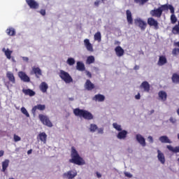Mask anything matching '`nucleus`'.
I'll list each match as a JSON object with an SVG mask.
<instances>
[{"label":"nucleus","mask_w":179,"mask_h":179,"mask_svg":"<svg viewBox=\"0 0 179 179\" xmlns=\"http://www.w3.org/2000/svg\"><path fill=\"white\" fill-rule=\"evenodd\" d=\"M166 148L169 150L170 152H172L173 153H179V146L173 148L171 145H166Z\"/></svg>","instance_id":"7c9ffc66"},{"label":"nucleus","mask_w":179,"mask_h":179,"mask_svg":"<svg viewBox=\"0 0 179 179\" xmlns=\"http://www.w3.org/2000/svg\"><path fill=\"white\" fill-rule=\"evenodd\" d=\"M94 38L95 41L100 43L101 41V33H100V31L96 32L94 35Z\"/></svg>","instance_id":"c9c22d12"},{"label":"nucleus","mask_w":179,"mask_h":179,"mask_svg":"<svg viewBox=\"0 0 179 179\" xmlns=\"http://www.w3.org/2000/svg\"><path fill=\"white\" fill-rule=\"evenodd\" d=\"M166 8V6L162 5L158 8H155L154 10H151L150 11V15L152 16V17H162V15H163V11L164 10V8Z\"/></svg>","instance_id":"20e7f679"},{"label":"nucleus","mask_w":179,"mask_h":179,"mask_svg":"<svg viewBox=\"0 0 179 179\" xmlns=\"http://www.w3.org/2000/svg\"><path fill=\"white\" fill-rule=\"evenodd\" d=\"M127 135L128 131H127L126 130H122L117 134V139H125Z\"/></svg>","instance_id":"412c9836"},{"label":"nucleus","mask_w":179,"mask_h":179,"mask_svg":"<svg viewBox=\"0 0 179 179\" xmlns=\"http://www.w3.org/2000/svg\"><path fill=\"white\" fill-rule=\"evenodd\" d=\"M95 6H99L100 5V0H97L94 2Z\"/></svg>","instance_id":"864d4df0"},{"label":"nucleus","mask_w":179,"mask_h":179,"mask_svg":"<svg viewBox=\"0 0 179 179\" xmlns=\"http://www.w3.org/2000/svg\"><path fill=\"white\" fill-rule=\"evenodd\" d=\"M6 78L8 79L9 82L15 85L16 83V78H15V75H13V73L10 71H8L6 73Z\"/></svg>","instance_id":"dca6fc26"},{"label":"nucleus","mask_w":179,"mask_h":179,"mask_svg":"<svg viewBox=\"0 0 179 179\" xmlns=\"http://www.w3.org/2000/svg\"><path fill=\"white\" fill-rule=\"evenodd\" d=\"M21 113H22V114L26 115V117H30L29 112H27V110L24 107L21 108Z\"/></svg>","instance_id":"37998d69"},{"label":"nucleus","mask_w":179,"mask_h":179,"mask_svg":"<svg viewBox=\"0 0 179 179\" xmlns=\"http://www.w3.org/2000/svg\"><path fill=\"white\" fill-rule=\"evenodd\" d=\"M67 64L68 65H69L70 66H72V65H75V59L72 58V57H69L67 59Z\"/></svg>","instance_id":"58836bf2"},{"label":"nucleus","mask_w":179,"mask_h":179,"mask_svg":"<svg viewBox=\"0 0 179 179\" xmlns=\"http://www.w3.org/2000/svg\"><path fill=\"white\" fill-rule=\"evenodd\" d=\"M71 159H70L69 161V163L77 164V166H83L84 164H86L85 159H83V158L79 155V153L75 147H71Z\"/></svg>","instance_id":"f257e3e1"},{"label":"nucleus","mask_w":179,"mask_h":179,"mask_svg":"<svg viewBox=\"0 0 179 179\" xmlns=\"http://www.w3.org/2000/svg\"><path fill=\"white\" fill-rule=\"evenodd\" d=\"M39 88L42 93H47V90H48V85H47V83L43 82L41 83Z\"/></svg>","instance_id":"393cba45"},{"label":"nucleus","mask_w":179,"mask_h":179,"mask_svg":"<svg viewBox=\"0 0 179 179\" xmlns=\"http://www.w3.org/2000/svg\"><path fill=\"white\" fill-rule=\"evenodd\" d=\"M59 76L62 80H64V82H65V83H72V82H73V79L72 78V76H71L69 73L64 70H60Z\"/></svg>","instance_id":"7ed1b4c3"},{"label":"nucleus","mask_w":179,"mask_h":179,"mask_svg":"<svg viewBox=\"0 0 179 179\" xmlns=\"http://www.w3.org/2000/svg\"><path fill=\"white\" fill-rule=\"evenodd\" d=\"M171 80H172L173 83H179V75L174 73L172 75Z\"/></svg>","instance_id":"f704fd0d"},{"label":"nucleus","mask_w":179,"mask_h":179,"mask_svg":"<svg viewBox=\"0 0 179 179\" xmlns=\"http://www.w3.org/2000/svg\"><path fill=\"white\" fill-rule=\"evenodd\" d=\"M9 167V159H5L2 162V170L3 173H5L6 171V169Z\"/></svg>","instance_id":"c85d7f7f"},{"label":"nucleus","mask_w":179,"mask_h":179,"mask_svg":"<svg viewBox=\"0 0 179 179\" xmlns=\"http://www.w3.org/2000/svg\"><path fill=\"white\" fill-rule=\"evenodd\" d=\"M115 52L117 57H122V55H124V54L125 53V52L124 51V49H122L121 46H117L115 48Z\"/></svg>","instance_id":"aec40b11"},{"label":"nucleus","mask_w":179,"mask_h":179,"mask_svg":"<svg viewBox=\"0 0 179 179\" xmlns=\"http://www.w3.org/2000/svg\"><path fill=\"white\" fill-rule=\"evenodd\" d=\"M39 13H40V14H41L42 16H45V13H46L45 9H41V10H39Z\"/></svg>","instance_id":"de8ad7c7"},{"label":"nucleus","mask_w":179,"mask_h":179,"mask_svg":"<svg viewBox=\"0 0 179 179\" xmlns=\"http://www.w3.org/2000/svg\"><path fill=\"white\" fill-rule=\"evenodd\" d=\"M6 32V34H8V36H16V31L14 29V28L10 27L7 29Z\"/></svg>","instance_id":"2f4dec72"},{"label":"nucleus","mask_w":179,"mask_h":179,"mask_svg":"<svg viewBox=\"0 0 179 179\" xmlns=\"http://www.w3.org/2000/svg\"><path fill=\"white\" fill-rule=\"evenodd\" d=\"M13 139H14V142H19L20 141H21L22 138H20V136L16 134H14Z\"/></svg>","instance_id":"49530a36"},{"label":"nucleus","mask_w":179,"mask_h":179,"mask_svg":"<svg viewBox=\"0 0 179 179\" xmlns=\"http://www.w3.org/2000/svg\"><path fill=\"white\" fill-rule=\"evenodd\" d=\"M177 114H178V115H179V108L177 110Z\"/></svg>","instance_id":"69168bd1"},{"label":"nucleus","mask_w":179,"mask_h":179,"mask_svg":"<svg viewBox=\"0 0 179 179\" xmlns=\"http://www.w3.org/2000/svg\"><path fill=\"white\" fill-rule=\"evenodd\" d=\"M149 0H134L135 3H139L140 5H145Z\"/></svg>","instance_id":"c03bdc74"},{"label":"nucleus","mask_w":179,"mask_h":179,"mask_svg":"<svg viewBox=\"0 0 179 179\" xmlns=\"http://www.w3.org/2000/svg\"><path fill=\"white\" fill-rule=\"evenodd\" d=\"M87 76H88V78H92V73H90V71H87Z\"/></svg>","instance_id":"6e6d98bb"},{"label":"nucleus","mask_w":179,"mask_h":179,"mask_svg":"<svg viewBox=\"0 0 179 179\" xmlns=\"http://www.w3.org/2000/svg\"><path fill=\"white\" fill-rule=\"evenodd\" d=\"M73 114L76 115V117H80V118H84V120H93L94 116L92 113L83 110V109H80L79 108H75L73 110Z\"/></svg>","instance_id":"f03ea898"},{"label":"nucleus","mask_w":179,"mask_h":179,"mask_svg":"<svg viewBox=\"0 0 179 179\" xmlns=\"http://www.w3.org/2000/svg\"><path fill=\"white\" fill-rule=\"evenodd\" d=\"M169 121L170 122H172V124H176V122H177V120L173 117H170Z\"/></svg>","instance_id":"09e8293b"},{"label":"nucleus","mask_w":179,"mask_h":179,"mask_svg":"<svg viewBox=\"0 0 179 179\" xmlns=\"http://www.w3.org/2000/svg\"><path fill=\"white\" fill-rule=\"evenodd\" d=\"M140 89H143L144 92L149 93L150 92V85L148 81H143L140 85Z\"/></svg>","instance_id":"ddd939ff"},{"label":"nucleus","mask_w":179,"mask_h":179,"mask_svg":"<svg viewBox=\"0 0 179 179\" xmlns=\"http://www.w3.org/2000/svg\"><path fill=\"white\" fill-rule=\"evenodd\" d=\"M32 71L38 79L40 78V76H41V75H43L41 73V69H40L38 67H34Z\"/></svg>","instance_id":"a878e982"},{"label":"nucleus","mask_w":179,"mask_h":179,"mask_svg":"<svg viewBox=\"0 0 179 179\" xmlns=\"http://www.w3.org/2000/svg\"><path fill=\"white\" fill-rule=\"evenodd\" d=\"M38 118L42 124H43V125H46V127H48L49 128L52 127V122H51V120H50L48 116L44 115L43 114H39Z\"/></svg>","instance_id":"39448f33"},{"label":"nucleus","mask_w":179,"mask_h":179,"mask_svg":"<svg viewBox=\"0 0 179 179\" xmlns=\"http://www.w3.org/2000/svg\"><path fill=\"white\" fill-rule=\"evenodd\" d=\"M178 22H179V20H178Z\"/></svg>","instance_id":"774afa93"},{"label":"nucleus","mask_w":179,"mask_h":179,"mask_svg":"<svg viewBox=\"0 0 179 179\" xmlns=\"http://www.w3.org/2000/svg\"><path fill=\"white\" fill-rule=\"evenodd\" d=\"M163 6H166L164 10H170L172 15H174V7L172 5L164 4Z\"/></svg>","instance_id":"72a5a7b5"},{"label":"nucleus","mask_w":179,"mask_h":179,"mask_svg":"<svg viewBox=\"0 0 179 179\" xmlns=\"http://www.w3.org/2000/svg\"><path fill=\"white\" fill-rule=\"evenodd\" d=\"M23 61H25L26 62H29V57H22Z\"/></svg>","instance_id":"5fc2aeb1"},{"label":"nucleus","mask_w":179,"mask_h":179,"mask_svg":"<svg viewBox=\"0 0 179 179\" xmlns=\"http://www.w3.org/2000/svg\"><path fill=\"white\" fill-rule=\"evenodd\" d=\"M78 176L76 171H69L63 174L64 178L73 179Z\"/></svg>","instance_id":"0eeeda50"},{"label":"nucleus","mask_w":179,"mask_h":179,"mask_svg":"<svg viewBox=\"0 0 179 179\" xmlns=\"http://www.w3.org/2000/svg\"><path fill=\"white\" fill-rule=\"evenodd\" d=\"M172 55L175 57L179 55V48H175L172 50Z\"/></svg>","instance_id":"a18cd8bd"},{"label":"nucleus","mask_w":179,"mask_h":179,"mask_svg":"<svg viewBox=\"0 0 179 179\" xmlns=\"http://www.w3.org/2000/svg\"><path fill=\"white\" fill-rule=\"evenodd\" d=\"M97 129H98L97 125H96L94 124H90V132H96V131H97Z\"/></svg>","instance_id":"4c0bfd02"},{"label":"nucleus","mask_w":179,"mask_h":179,"mask_svg":"<svg viewBox=\"0 0 179 179\" xmlns=\"http://www.w3.org/2000/svg\"><path fill=\"white\" fill-rule=\"evenodd\" d=\"M148 139L150 143H153V137H152V136H149Z\"/></svg>","instance_id":"8fccbe9b"},{"label":"nucleus","mask_w":179,"mask_h":179,"mask_svg":"<svg viewBox=\"0 0 179 179\" xmlns=\"http://www.w3.org/2000/svg\"><path fill=\"white\" fill-rule=\"evenodd\" d=\"M96 177H97L98 178H101V174L99 173V172H96Z\"/></svg>","instance_id":"bf43d9fd"},{"label":"nucleus","mask_w":179,"mask_h":179,"mask_svg":"<svg viewBox=\"0 0 179 179\" xmlns=\"http://www.w3.org/2000/svg\"><path fill=\"white\" fill-rule=\"evenodd\" d=\"M136 139L137 142H138V143H140V145L143 146V148H145V146H146V140L143 136H142V135L136 134Z\"/></svg>","instance_id":"9b49d317"},{"label":"nucleus","mask_w":179,"mask_h":179,"mask_svg":"<svg viewBox=\"0 0 179 179\" xmlns=\"http://www.w3.org/2000/svg\"><path fill=\"white\" fill-rule=\"evenodd\" d=\"M98 129V134H103L104 129L100 128V129Z\"/></svg>","instance_id":"3c124183"},{"label":"nucleus","mask_w":179,"mask_h":179,"mask_svg":"<svg viewBox=\"0 0 179 179\" xmlns=\"http://www.w3.org/2000/svg\"><path fill=\"white\" fill-rule=\"evenodd\" d=\"M171 22L172 24H176V23H177V17H176V15L172 14L171 15Z\"/></svg>","instance_id":"79ce46f5"},{"label":"nucleus","mask_w":179,"mask_h":179,"mask_svg":"<svg viewBox=\"0 0 179 179\" xmlns=\"http://www.w3.org/2000/svg\"><path fill=\"white\" fill-rule=\"evenodd\" d=\"M84 44L86 47L87 51H90V52H93V45L90 43V41L87 38L84 40Z\"/></svg>","instance_id":"6ab92c4d"},{"label":"nucleus","mask_w":179,"mask_h":179,"mask_svg":"<svg viewBox=\"0 0 179 179\" xmlns=\"http://www.w3.org/2000/svg\"><path fill=\"white\" fill-rule=\"evenodd\" d=\"M5 154V152L3 150H0V157H2L3 155Z\"/></svg>","instance_id":"13d9d810"},{"label":"nucleus","mask_w":179,"mask_h":179,"mask_svg":"<svg viewBox=\"0 0 179 179\" xmlns=\"http://www.w3.org/2000/svg\"><path fill=\"white\" fill-rule=\"evenodd\" d=\"M84 87L86 90L91 92V90H93L96 86L92 83V81H90V80H87L84 85Z\"/></svg>","instance_id":"f8f14e48"},{"label":"nucleus","mask_w":179,"mask_h":179,"mask_svg":"<svg viewBox=\"0 0 179 179\" xmlns=\"http://www.w3.org/2000/svg\"><path fill=\"white\" fill-rule=\"evenodd\" d=\"M134 69L135 71H138V69H139V66L136 65V66H134Z\"/></svg>","instance_id":"680f3d73"},{"label":"nucleus","mask_w":179,"mask_h":179,"mask_svg":"<svg viewBox=\"0 0 179 179\" xmlns=\"http://www.w3.org/2000/svg\"><path fill=\"white\" fill-rule=\"evenodd\" d=\"M117 44H120V43H119V42H117Z\"/></svg>","instance_id":"338daca9"},{"label":"nucleus","mask_w":179,"mask_h":179,"mask_svg":"<svg viewBox=\"0 0 179 179\" xmlns=\"http://www.w3.org/2000/svg\"><path fill=\"white\" fill-rule=\"evenodd\" d=\"M32 152H33V150H29L28 151H27V155H31V153H32Z\"/></svg>","instance_id":"e2e57ef3"},{"label":"nucleus","mask_w":179,"mask_h":179,"mask_svg":"<svg viewBox=\"0 0 179 179\" xmlns=\"http://www.w3.org/2000/svg\"><path fill=\"white\" fill-rule=\"evenodd\" d=\"M134 23L135 24H138V27H140L141 30H145V29H146V27L148 26L146 22L141 20V18L136 19L134 20Z\"/></svg>","instance_id":"6e6552de"},{"label":"nucleus","mask_w":179,"mask_h":179,"mask_svg":"<svg viewBox=\"0 0 179 179\" xmlns=\"http://www.w3.org/2000/svg\"><path fill=\"white\" fill-rule=\"evenodd\" d=\"M113 128H115V129H116V131H119V132L120 131H122V128L121 127V125H120L117 123H113Z\"/></svg>","instance_id":"a19ab883"},{"label":"nucleus","mask_w":179,"mask_h":179,"mask_svg":"<svg viewBox=\"0 0 179 179\" xmlns=\"http://www.w3.org/2000/svg\"><path fill=\"white\" fill-rule=\"evenodd\" d=\"M172 33L173 34H179V21L178 22V24L175 25L172 28Z\"/></svg>","instance_id":"e433bc0d"},{"label":"nucleus","mask_w":179,"mask_h":179,"mask_svg":"<svg viewBox=\"0 0 179 179\" xmlns=\"http://www.w3.org/2000/svg\"><path fill=\"white\" fill-rule=\"evenodd\" d=\"M135 99L136 100H139L141 99V94H138L137 95L135 96Z\"/></svg>","instance_id":"603ef678"},{"label":"nucleus","mask_w":179,"mask_h":179,"mask_svg":"<svg viewBox=\"0 0 179 179\" xmlns=\"http://www.w3.org/2000/svg\"><path fill=\"white\" fill-rule=\"evenodd\" d=\"M22 92L26 96H30L31 97L36 94V92L30 89L23 90Z\"/></svg>","instance_id":"c756f323"},{"label":"nucleus","mask_w":179,"mask_h":179,"mask_svg":"<svg viewBox=\"0 0 179 179\" xmlns=\"http://www.w3.org/2000/svg\"><path fill=\"white\" fill-rule=\"evenodd\" d=\"M25 2L28 6H29L30 9H38L40 8V3L37 2L36 0H25Z\"/></svg>","instance_id":"423d86ee"},{"label":"nucleus","mask_w":179,"mask_h":179,"mask_svg":"<svg viewBox=\"0 0 179 179\" xmlns=\"http://www.w3.org/2000/svg\"><path fill=\"white\" fill-rule=\"evenodd\" d=\"M166 62H167V58H166V56L162 55V56H159L157 65H159V66H163V65H166Z\"/></svg>","instance_id":"4be33fe9"},{"label":"nucleus","mask_w":179,"mask_h":179,"mask_svg":"<svg viewBox=\"0 0 179 179\" xmlns=\"http://www.w3.org/2000/svg\"><path fill=\"white\" fill-rule=\"evenodd\" d=\"M38 110L39 111H44L45 110V105L38 104L32 108L31 113L36 114V112Z\"/></svg>","instance_id":"4468645a"},{"label":"nucleus","mask_w":179,"mask_h":179,"mask_svg":"<svg viewBox=\"0 0 179 179\" xmlns=\"http://www.w3.org/2000/svg\"><path fill=\"white\" fill-rule=\"evenodd\" d=\"M94 62V56H89L87 58V64H93Z\"/></svg>","instance_id":"ea45409f"},{"label":"nucleus","mask_w":179,"mask_h":179,"mask_svg":"<svg viewBox=\"0 0 179 179\" xmlns=\"http://www.w3.org/2000/svg\"><path fill=\"white\" fill-rule=\"evenodd\" d=\"M76 69L78 71L83 72V71H85L86 69V67H85V64H83L81 62H77Z\"/></svg>","instance_id":"bb28decb"},{"label":"nucleus","mask_w":179,"mask_h":179,"mask_svg":"<svg viewBox=\"0 0 179 179\" xmlns=\"http://www.w3.org/2000/svg\"><path fill=\"white\" fill-rule=\"evenodd\" d=\"M148 24H149V26L155 27L156 30L159 29V22L153 17H149L148 19Z\"/></svg>","instance_id":"9d476101"},{"label":"nucleus","mask_w":179,"mask_h":179,"mask_svg":"<svg viewBox=\"0 0 179 179\" xmlns=\"http://www.w3.org/2000/svg\"><path fill=\"white\" fill-rule=\"evenodd\" d=\"M157 159L162 164H164L166 163V157H164V154L160 151V150H157Z\"/></svg>","instance_id":"2eb2a0df"},{"label":"nucleus","mask_w":179,"mask_h":179,"mask_svg":"<svg viewBox=\"0 0 179 179\" xmlns=\"http://www.w3.org/2000/svg\"><path fill=\"white\" fill-rule=\"evenodd\" d=\"M127 20L129 24H134V19L132 18V13L129 10H126Z\"/></svg>","instance_id":"f3484780"},{"label":"nucleus","mask_w":179,"mask_h":179,"mask_svg":"<svg viewBox=\"0 0 179 179\" xmlns=\"http://www.w3.org/2000/svg\"><path fill=\"white\" fill-rule=\"evenodd\" d=\"M125 176H126V177H129V178H131L132 177V175L131 173H126Z\"/></svg>","instance_id":"4d7b16f0"},{"label":"nucleus","mask_w":179,"mask_h":179,"mask_svg":"<svg viewBox=\"0 0 179 179\" xmlns=\"http://www.w3.org/2000/svg\"><path fill=\"white\" fill-rule=\"evenodd\" d=\"M158 96L161 100H162V101H166V100H167V93H166L164 91H159Z\"/></svg>","instance_id":"cd10ccee"},{"label":"nucleus","mask_w":179,"mask_h":179,"mask_svg":"<svg viewBox=\"0 0 179 179\" xmlns=\"http://www.w3.org/2000/svg\"><path fill=\"white\" fill-rule=\"evenodd\" d=\"M18 76L22 80V82L29 83L30 82V77L23 71L18 72Z\"/></svg>","instance_id":"1a4fd4ad"},{"label":"nucleus","mask_w":179,"mask_h":179,"mask_svg":"<svg viewBox=\"0 0 179 179\" xmlns=\"http://www.w3.org/2000/svg\"><path fill=\"white\" fill-rule=\"evenodd\" d=\"M3 52H4L6 58H8V59H10V58H12V50H9V49H5L3 48Z\"/></svg>","instance_id":"473e14b6"},{"label":"nucleus","mask_w":179,"mask_h":179,"mask_svg":"<svg viewBox=\"0 0 179 179\" xmlns=\"http://www.w3.org/2000/svg\"><path fill=\"white\" fill-rule=\"evenodd\" d=\"M92 100H94V101L99 102L104 101V100H106V96H104V95L103 94H98L93 97Z\"/></svg>","instance_id":"5701e85b"},{"label":"nucleus","mask_w":179,"mask_h":179,"mask_svg":"<svg viewBox=\"0 0 179 179\" xmlns=\"http://www.w3.org/2000/svg\"><path fill=\"white\" fill-rule=\"evenodd\" d=\"M153 113H155V110H151L150 112V114H153Z\"/></svg>","instance_id":"0e129e2a"},{"label":"nucleus","mask_w":179,"mask_h":179,"mask_svg":"<svg viewBox=\"0 0 179 179\" xmlns=\"http://www.w3.org/2000/svg\"><path fill=\"white\" fill-rule=\"evenodd\" d=\"M37 139H39L40 141L43 142V143H47V134L45 132L40 133L37 136Z\"/></svg>","instance_id":"a211bd4d"},{"label":"nucleus","mask_w":179,"mask_h":179,"mask_svg":"<svg viewBox=\"0 0 179 179\" xmlns=\"http://www.w3.org/2000/svg\"><path fill=\"white\" fill-rule=\"evenodd\" d=\"M173 45H174L175 47H179V41H178V42H175V43H173Z\"/></svg>","instance_id":"052dcab7"},{"label":"nucleus","mask_w":179,"mask_h":179,"mask_svg":"<svg viewBox=\"0 0 179 179\" xmlns=\"http://www.w3.org/2000/svg\"><path fill=\"white\" fill-rule=\"evenodd\" d=\"M159 141H160L162 143H173V141H171L167 136H160Z\"/></svg>","instance_id":"b1692460"}]
</instances>
